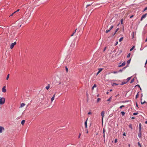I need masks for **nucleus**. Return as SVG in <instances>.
<instances>
[{"label":"nucleus","mask_w":147,"mask_h":147,"mask_svg":"<svg viewBox=\"0 0 147 147\" xmlns=\"http://www.w3.org/2000/svg\"><path fill=\"white\" fill-rule=\"evenodd\" d=\"M0 104L2 105L3 104L5 101V99L3 97H0Z\"/></svg>","instance_id":"f257e3e1"},{"label":"nucleus","mask_w":147,"mask_h":147,"mask_svg":"<svg viewBox=\"0 0 147 147\" xmlns=\"http://www.w3.org/2000/svg\"><path fill=\"white\" fill-rule=\"evenodd\" d=\"M142 130H139L138 134V136L139 138L140 139H141L142 138Z\"/></svg>","instance_id":"f03ea898"},{"label":"nucleus","mask_w":147,"mask_h":147,"mask_svg":"<svg viewBox=\"0 0 147 147\" xmlns=\"http://www.w3.org/2000/svg\"><path fill=\"white\" fill-rule=\"evenodd\" d=\"M104 113H105V112L104 111H102V112H101V116H102V119H101V121H102V123H103V117H104Z\"/></svg>","instance_id":"7ed1b4c3"},{"label":"nucleus","mask_w":147,"mask_h":147,"mask_svg":"<svg viewBox=\"0 0 147 147\" xmlns=\"http://www.w3.org/2000/svg\"><path fill=\"white\" fill-rule=\"evenodd\" d=\"M147 15V13H145V14L142 15V17L141 18L140 20L141 21H142L144 18H145L146 17Z\"/></svg>","instance_id":"20e7f679"},{"label":"nucleus","mask_w":147,"mask_h":147,"mask_svg":"<svg viewBox=\"0 0 147 147\" xmlns=\"http://www.w3.org/2000/svg\"><path fill=\"white\" fill-rule=\"evenodd\" d=\"M113 25H112L111 27L109 29V30H106L105 31V32L106 33H108V32H109L111 30V29H112L113 28Z\"/></svg>","instance_id":"39448f33"},{"label":"nucleus","mask_w":147,"mask_h":147,"mask_svg":"<svg viewBox=\"0 0 147 147\" xmlns=\"http://www.w3.org/2000/svg\"><path fill=\"white\" fill-rule=\"evenodd\" d=\"M16 42H15L13 43H11L10 46V49H12L13 48L14 46L16 44Z\"/></svg>","instance_id":"423d86ee"},{"label":"nucleus","mask_w":147,"mask_h":147,"mask_svg":"<svg viewBox=\"0 0 147 147\" xmlns=\"http://www.w3.org/2000/svg\"><path fill=\"white\" fill-rule=\"evenodd\" d=\"M88 120V118H87L86 121H85L84 122V124L85 125V128H87V120Z\"/></svg>","instance_id":"0eeeda50"},{"label":"nucleus","mask_w":147,"mask_h":147,"mask_svg":"<svg viewBox=\"0 0 147 147\" xmlns=\"http://www.w3.org/2000/svg\"><path fill=\"white\" fill-rule=\"evenodd\" d=\"M4 130V127L2 126H0V133H1L2 132L3 130Z\"/></svg>","instance_id":"6e6552de"},{"label":"nucleus","mask_w":147,"mask_h":147,"mask_svg":"<svg viewBox=\"0 0 147 147\" xmlns=\"http://www.w3.org/2000/svg\"><path fill=\"white\" fill-rule=\"evenodd\" d=\"M2 90L3 92H6V86H4L3 87V88H2Z\"/></svg>","instance_id":"1a4fd4ad"},{"label":"nucleus","mask_w":147,"mask_h":147,"mask_svg":"<svg viewBox=\"0 0 147 147\" xmlns=\"http://www.w3.org/2000/svg\"><path fill=\"white\" fill-rule=\"evenodd\" d=\"M131 34L132 36V38H134L135 37V36L136 35V32H133Z\"/></svg>","instance_id":"9d476101"},{"label":"nucleus","mask_w":147,"mask_h":147,"mask_svg":"<svg viewBox=\"0 0 147 147\" xmlns=\"http://www.w3.org/2000/svg\"><path fill=\"white\" fill-rule=\"evenodd\" d=\"M102 68H99L98 69V71L96 74V75H97L102 70Z\"/></svg>","instance_id":"9b49d317"},{"label":"nucleus","mask_w":147,"mask_h":147,"mask_svg":"<svg viewBox=\"0 0 147 147\" xmlns=\"http://www.w3.org/2000/svg\"><path fill=\"white\" fill-rule=\"evenodd\" d=\"M125 64V61L121 65H119V67H121L122 66H124Z\"/></svg>","instance_id":"f8f14e48"},{"label":"nucleus","mask_w":147,"mask_h":147,"mask_svg":"<svg viewBox=\"0 0 147 147\" xmlns=\"http://www.w3.org/2000/svg\"><path fill=\"white\" fill-rule=\"evenodd\" d=\"M139 130H142V124L141 123L139 124Z\"/></svg>","instance_id":"ddd939ff"},{"label":"nucleus","mask_w":147,"mask_h":147,"mask_svg":"<svg viewBox=\"0 0 147 147\" xmlns=\"http://www.w3.org/2000/svg\"><path fill=\"white\" fill-rule=\"evenodd\" d=\"M59 85H60V86H63V85H64V84L63 82H59Z\"/></svg>","instance_id":"4468645a"},{"label":"nucleus","mask_w":147,"mask_h":147,"mask_svg":"<svg viewBox=\"0 0 147 147\" xmlns=\"http://www.w3.org/2000/svg\"><path fill=\"white\" fill-rule=\"evenodd\" d=\"M50 87V85L49 84H48L47 86L45 87V88L47 90H48Z\"/></svg>","instance_id":"2eb2a0df"},{"label":"nucleus","mask_w":147,"mask_h":147,"mask_svg":"<svg viewBox=\"0 0 147 147\" xmlns=\"http://www.w3.org/2000/svg\"><path fill=\"white\" fill-rule=\"evenodd\" d=\"M112 99V96L110 97L107 100V101H109V103H110V101H111Z\"/></svg>","instance_id":"dca6fc26"},{"label":"nucleus","mask_w":147,"mask_h":147,"mask_svg":"<svg viewBox=\"0 0 147 147\" xmlns=\"http://www.w3.org/2000/svg\"><path fill=\"white\" fill-rule=\"evenodd\" d=\"M121 114L122 116H123L125 115V113L124 111H121Z\"/></svg>","instance_id":"f3484780"},{"label":"nucleus","mask_w":147,"mask_h":147,"mask_svg":"<svg viewBox=\"0 0 147 147\" xmlns=\"http://www.w3.org/2000/svg\"><path fill=\"white\" fill-rule=\"evenodd\" d=\"M55 94L53 95V97H52V98H51V102H52V101H53V100H54V97H55Z\"/></svg>","instance_id":"a211bd4d"},{"label":"nucleus","mask_w":147,"mask_h":147,"mask_svg":"<svg viewBox=\"0 0 147 147\" xmlns=\"http://www.w3.org/2000/svg\"><path fill=\"white\" fill-rule=\"evenodd\" d=\"M25 120H23L21 122V124L22 125H24V124L25 123Z\"/></svg>","instance_id":"6ab92c4d"},{"label":"nucleus","mask_w":147,"mask_h":147,"mask_svg":"<svg viewBox=\"0 0 147 147\" xmlns=\"http://www.w3.org/2000/svg\"><path fill=\"white\" fill-rule=\"evenodd\" d=\"M25 105V104L23 103H22L21 104L20 107H23Z\"/></svg>","instance_id":"aec40b11"},{"label":"nucleus","mask_w":147,"mask_h":147,"mask_svg":"<svg viewBox=\"0 0 147 147\" xmlns=\"http://www.w3.org/2000/svg\"><path fill=\"white\" fill-rule=\"evenodd\" d=\"M129 128H131V129H132L133 128L132 127V124H130L129 125Z\"/></svg>","instance_id":"412c9836"},{"label":"nucleus","mask_w":147,"mask_h":147,"mask_svg":"<svg viewBox=\"0 0 147 147\" xmlns=\"http://www.w3.org/2000/svg\"><path fill=\"white\" fill-rule=\"evenodd\" d=\"M141 103L142 105H143L145 103H146L147 104V102L145 101H144V102H142V101H141Z\"/></svg>","instance_id":"4be33fe9"},{"label":"nucleus","mask_w":147,"mask_h":147,"mask_svg":"<svg viewBox=\"0 0 147 147\" xmlns=\"http://www.w3.org/2000/svg\"><path fill=\"white\" fill-rule=\"evenodd\" d=\"M138 145L140 147H142L141 144H140V142L139 141L138 143Z\"/></svg>","instance_id":"5701e85b"},{"label":"nucleus","mask_w":147,"mask_h":147,"mask_svg":"<svg viewBox=\"0 0 147 147\" xmlns=\"http://www.w3.org/2000/svg\"><path fill=\"white\" fill-rule=\"evenodd\" d=\"M139 92H138L136 96V99L138 98L139 97Z\"/></svg>","instance_id":"b1692460"},{"label":"nucleus","mask_w":147,"mask_h":147,"mask_svg":"<svg viewBox=\"0 0 147 147\" xmlns=\"http://www.w3.org/2000/svg\"><path fill=\"white\" fill-rule=\"evenodd\" d=\"M126 67H124L123 69L122 70V69H120L119 71V72H122V71L123 70V69H125Z\"/></svg>","instance_id":"393cba45"},{"label":"nucleus","mask_w":147,"mask_h":147,"mask_svg":"<svg viewBox=\"0 0 147 147\" xmlns=\"http://www.w3.org/2000/svg\"><path fill=\"white\" fill-rule=\"evenodd\" d=\"M123 39V37H121V38L119 40V42H121V41H122Z\"/></svg>","instance_id":"a878e982"},{"label":"nucleus","mask_w":147,"mask_h":147,"mask_svg":"<svg viewBox=\"0 0 147 147\" xmlns=\"http://www.w3.org/2000/svg\"><path fill=\"white\" fill-rule=\"evenodd\" d=\"M131 77H128L127 78V80L126 81L128 82L131 79Z\"/></svg>","instance_id":"bb28decb"},{"label":"nucleus","mask_w":147,"mask_h":147,"mask_svg":"<svg viewBox=\"0 0 147 147\" xmlns=\"http://www.w3.org/2000/svg\"><path fill=\"white\" fill-rule=\"evenodd\" d=\"M127 82L126 81H123V82H122L121 84L123 85L124 84H126Z\"/></svg>","instance_id":"cd10ccee"},{"label":"nucleus","mask_w":147,"mask_h":147,"mask_svg":"<svg viewBox=\"0 0 147 147\" xmlns=\"http://www.w3.org/2000/svg\"><path fill=\"white\" fill-rule=\"evenodd\" d=\"M101 99L100 98H98L97 100V102H98Z\"/></svg>","instance_id":"c85d7f7f"},{"label":"nucleus","mask_w":147,"mask_h":147,"mask_svg":"<svg viewBox=\"0 0 147 147\" xmlns=\"http://www.w3.org/2000/svg\"><path fill=\"white\" fill-rule=\"evenodd\" d=\"M123 19H122L121 20V24H123Z\"/></svg>","instance_id":"c756f323"},{"label":"nucleus","mask_w":147,"mask_h":147,"mask_svg":"<svg viewBox=\"0 0 147 147\" xmlns=\"http://www.w3.org/2000/svg\"><path fill=\"white\" fill-rule=\"evenodd\" d=\"M138 112L134 113H133V115H136L138 114Z\"/></svg>","instance_id":"7c9ffc66"},{"label":"nucleus","mask_w":147,"mask_h":147,"mask_svg":"<svg viewBox=\"0 0 147 147\" xmlns=\"http://www.w3.org/2000/svg\"><path fill=\"white\" fill-rule=\"evenodd\" d=\"M134 47H135V46H133L132 47V48L131 49H130V51H132L134 49Z\"/></svg>","instance_id":"2f4dec72"},{"label":"nucleus","mask_w":147,"mask_h":147,"mask_svg":"<svg viewBox=\"0 0 147 147\" xmlns=\"http://www.w3.org/2000/svg\"><path fill=\"white\" fill-rule=\"evenodd\" d=\"M128 101H129V100H125V101H123L121 102L122 103H125V102H128Z\"/></svg>","instance_id":"473e14b6"},{"label":"nucleus","mask_w":147,"mask_h":147,"mask_svg":"<svg viewBox=\"0 0 147 147\" xmlns=\"http://www.w3.org/2000/svg\"><path fill=\"white\" fill-rule=\"evenodd\" d=\"M131 60V59H130L129 60H128L127 61V63L128 64H129L130 63V62Z\"/></svg>","instance_id":"72a5a7b5"},{"label":"nucleus","mask_w":147,"mask_h":147,"mask_svg":"<svg viewBox=\"0 0 147 147\" xmlns=\"http://www.w3.org/2000/svg\"><path fill=\"white\" fill-rule=\"evenodd\" d=\"M91 110H90V111L88 112V114L89 115H91L92 114V112L90 111Z\"/></svg>","instance_id":"f704fd0d"},{"label":"nucleus","mask_w":147,"mask_h":147,"mask_svg":"<svg viewBox=\"0 0 147 147\" xmlns=\"http://www.w3.org/2000/svg\"><path fill=\"white\" fill-rule=\"evenodd\" d=\"M96 87V84H94V85L92 87V89H94V87Z\"/></svg>","instance_id":"c9c22d12"},{"label":"nucleus","mask_w":147,"mask_h":147,"mask_svg":"<svg viewBox=\"0 0 147 147\" xmlns=\"http://www.w3.org/2000/svg\"><path fill=\"white\" fill-rule=\"evenodd\" d=\"M9 74H8L7 76V78H6V80H8V78H9Z\"/></svg>","instance_id":"e433bc0d"},{"label":"nucleus","mask_w":147,"mask_h":147,"mask_svg":"<svg viewBox=\"0 0 147 147\" xmlns=\"http://www.w3.org/2000/svg\"><path fill=\"white\" fill-rule=\"evenodd\" d=\"M124 107H125V106H124V105H122V106H120L119 107V108H120V109H122V108Z\"/></svg>","instance_id":"4c0bfd02"},{"label":"nucleus","mask_w":147,"mask_h":147,"mask_svg":"<svg viewBox=\"0 0 147 147\" xmlns=\"http://www.w3.org/2000/svg\"><path fill=\"white\" fill-rule=\"evenodd\" d=\"M118 85V84H116V83H113V84H112V85L113 86H115V85Z\"/></svg>","instance_id":"58836bf2"},{"label":"nucleus","mask_w":147,"mask_h":147,"mask_svg":"<svg viewBox=\"0 0 147 147\" xmlns=\"http://www.w3.org/2000/svg\"><path fill=\"white\" fill-rule=\"evenodd\" d=\"M130 55H131L130 53H129V54H128L127 55V57H128V58L130 56Z\"/></svg>","instance_id":"ea45409f"},{"label":"nucleus","mask_w":147,"mask_h":147,"mask_svg":"<svg viewBox=\"0 0 147 147\" xmlns=\"http://www.w3.org/2000/svg\"><path fill=\"white\" fill-rule=\"evenodd\" d=\"M117 142V139L116 138L114 142L115 143H116Z\"/></svg>","instance_id":"a19ab883"},{"label":"nucleus","mask_w":147,"mask_h":147,"mask_svg":"<svg viewBox=\"0 0 147 147\" xmlns=\"http://www.w3.org/2000/svg\"><path fill=\"white\" fill-rule=\"evenodd\" d=\"M65 70H66V72H68V68L67 67H65Z\"/></svg>","instance_id":"79ce46f5"},{"label":"nucleus","mask_w":147,"mask_h":147,"mask_svg":"<svg viewBox=\"0 0 147 147\" xmlns=\"http://www.w3.org/2000/svg\"><path fill=\"white\" fill-rule=\"evenodd\" d=\"M86 96L87 97H89V94H88V92H86Z\"/></svg>","instance_id":"37998d69"},{"label":"nucleus","mask_w":147,"mask_h":147,"mask_svg":"<svg viewBox=\"0 0 147 147\" xmlns=\"http://www.w3.org/2000/svg\"><path fill=\"white\" fill-rule=\"evenodd\" d=\"M136 107L139 108V107L138 106V103H137V102H136Z\"/></svg>","instance_id":"c03bdc74"},{"label":"nucleus","mask_w":147,"mask_h":147,"mask_svg":"<svg viewBox=\"0 0 147 147\" xmlns=\"http://www.w3.org/2000/svg\"><path fill=\"white\" fill-rule=\"evenodd\" d=\"M146 10H147V7L145 8L144 9L143 11H145Z\"/></svg>","instance_id":"a18cd8bd"},{"label":"nucleus","mask_w":147,"mask_h":147,"mask_svg":"<svg viewBox=\"0 0 147 147\" xmlns=\"http://www.w3.org/2000/svg\"><path fill=\"white\" fill-rule=\"evenodd\" d=\"M105 129H103V134H105Z\"/></svg>","instance_id":"49530a36"},{"label":"nucleus","mask_w":147,"mask_h":147,"mask_svg":"<svg viewBox=\"0 0 147 147\" xmlns=\"http://www.w3.org/2000/svg\"><path fill=\"white\" fill-rule=\"evenodd\" d=\"M89 97H87V98L86 99V101L87 102H88V100H89Z\"/></svg>","instance_id":"de8ad7c7"},{"label":"nucleus","mask_w":147,"mask_h":147,"mask_svg":"<svg viewBox=\"0 0 147 147\" xmlns=\"http://www.w3.org/2000/svg\"><path fill=\"white\" fill-rule=\"evenodd\" d=\"M80 136H81V134H80V133L79 134V136H78V138H80Z\"/></svg>","instance_id":"09e8293b"},{"label":"nucleus","mask_w":147,"mask_h":147,"mask_svg":"<svg viewBox=\"0 0 147 147\" xmlns=\"http://www.w3.org/2000/svg\"><path fill=\"white\" fill-rule=\"evenodd\" d=\"M123 136H126V134H125V132H124V133H123Z\"/></svg>","instance_id":"8fccbe9b"},{"label":"nucleus","mask_w":147,"mask_h":147,"mask_svg":"<svg viewBox=\"0 0 147 147\" xmlns=\"http://www.w3.org/2000/svg\"><path fill=\"white\" fill-rule=\"evenodd\" d=\"M134 81V79H133L132 80H131V82H130V83H132V82H133Z\"/></svg>","instance_id":"3c124183"},{"label":"nucleus","mask_w":147,"mask_h":147,"mask_svg":"<svg viewBox=\"0 0 147 147\" xmlns=\"http://www.w3.org/2000/svg\"><path fill=\"white\" fill-rule=\"evenodd\" d=\"M118 43V42L117 41L116 42V43H115V46L117 45Z\"/></svg>","instance_id":"603ef678"},{"label":"nucleus","mask_w":147,"mask_h":147,"mask_svg":"<svg viewBox=\"0 0 147 147\" xmlns=\"http://www.w3.org/2000/svg\"><path fill=\"white\" fill-rule=\"evenodd\" d=\"M119 30V28H117L116 29V30L115 32H116L118 30Z\"/></svg>","instance_id":"864d4df0"},{"label":"nucleus","mask_w":147,"mask_h":147,"mask_svg":"<svg viewBox=\"0 0 147 147\" xmlns=\"http://www.w3.org/2000/svg\"><path fill=\"white\" fill-rule=\"evenodd\" d=\"M103 137L104 139H105V134H103Z\"/></svg>","instance_id":"5fc2aeb1"},{"label":"nucleus","mask_w":147,"mask_h":147,"mask_svg":"<svg viewBox=\"0 0 147 147\" xmlns=\"http://www.w3.org/2000/svg\"><path fill=\"white\" fill-rule=\"evenodd\" d=\"M135 117H131V119H135Z\"/></svg>","instance_id":"6e6d98bb"},{"label":"nucleus","mask_w":147,"mask_h":147,"mask_svg":"<svg viewBox=\"0 0 147 147\" xmlns=\"http://www.w3.org/2000/svg\"><path fill=\"white\" fill-rule=\"evenodd\" d=\"M106 47L104 48V50H103V51H104L106 50Z\"/></svg>","instance_id":"4d7b16f0"},{"label":"nucleus","mask_w":147,"mask_h":147,"mask_svg":"<svg viewBox=\"0 0 147 147\" xmlns=\"http://www.w3.org/2000/svg\"><path fill=\"white\" fill-rule=\"evenodd\" d=\"M90 5H90V4H89V5H87V6H86V7H88Z\"/></svg>","instance_id":"13d9d810"},{"label":"nucleus","mask_w":147,"mask_h":147,"mask_svg":"<svg viewBox=\"0 0 147 147\" xmlns=\"http://www.w3.org/2000/svg\"><path fill=\"white\" fill-rule=\"evenodd\" d=\"M86 133H88V129H87V128H86Z\"/></svg>","instance_id":"bf43d9fd"},{"label":"nucleus","mask_w":147,"mask_h":147,"mask_svg":"<svg viewBox=\"0 0 147 147\" xmlns=\"http://www.w3.org/2000/svg\"><path fill=\"white\" fill-rule=\"evenodd\" d=\"M133 16H133V15H132V16H131L130 17V18H132V17H133Z\"/></svg>","instance_id":"052dcab7"},{"label":"nucleus","mask_w":147,"mask_h":147,"mask_svg":"<svg viewBox=\"0 0 147 147\" xmlns=\"http://www.w3.org/2000/svg\"><path fill=\"white\" fill-rule=\"evenodd\" d=\"M74 34H73V33H72V34L71 35V36H73L74 35Z\"/></svg>","instance_id":"680f3d73"},{"label":"nucleus","mask_w":147,"mask_h":147,"mask_svg":"<svg viewBox=\"0 0 147 147\" xmlns=\"http://www.w3.org/2000/svg\"><path fill=\"white\" fill-rule=\"evenodd\" d=\"M117 73V72H116V71H114V72H113V73L114 74H116V73Z\"/></svg>","instance_id":"e2e57ef3"},{"label":"nucleus","mask_w":147,"mask_h":147,"mask_svg":"<svg viewBox=\"0 0 147 147\" xmlns=\"http://www.w3.org/2000/svg\"><path fill=\"white\" fill-rule=\"evenodd\" d=\"M20 10V9H18L16 11V12H18V11H19Z\"/></svg>","instance_id":"0e129e2a"},{"label":"nucleus","mask_w":147,"mask_h":147,"mask_svg":"<svg viewBox=\"0 0 147 147\" xmlns=\"http://www.w3.org/2000/svg\"><path fill=\"white\" fill-rule=\"evenodd\" d=\"M147 63V61H146V63H145V65H146V64Z\"/></svg>","instance_id":"69168bd1"},{"label":"nucleus","mask_w":147,"mask_h":147,"mask_svg":"<svg viewBox=\"0 0 147 147\" xmlns=\"http://www.w3.org/2000/svg\"><path fill=\"white\" fill-rule=\"evenodd\" d=\"M145 123L146 124H147V121H146L145 122Z\"/></svg>","instance_id":"338daca9"},{"label":"nucleus","mask_w":147,"mask_h":147,"mask_svg":"<svg viewBox=\"0 0 147 147\" xmlns=\"http://www.w3.org/2000/svg\"><path fill=\"white\" fill-rule=\"evenodd\" d=\"M142 96H143V94H141V97L142 98Z\"/></svg>","instance_id":"774afa93"}]
</instances>
